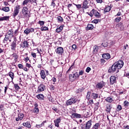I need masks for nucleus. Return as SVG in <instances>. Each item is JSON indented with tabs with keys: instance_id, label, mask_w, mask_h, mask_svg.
<instances>
[{
	"instance_id": "1",
	"label": "nucleus",
	"mask_w": 129,
	"mask_h": 129,
	"mask_svg": "<svg viewBox=\"0 0 129 129\" xmlns=\"http://www.w3.org/2000/svg\"><path fill=\"white\" fill-rule=\"evenodd\" d=\"M91 5H93V1L92 0H84L82 6L83 12L85 13L84 11L87 10Z\"/></svg>"
},
{
	"instance_id": "2",
	"label": "nucleus",
	"mask_w": 129,
	"mask_h": 129,
	"mask_svg": "<svg viewBox=\"0 0 129 129\" xmlns=\"http://www.w3.org/2000/svg\"><path fill=\"white\" fill-rule=\"evenodd\" d=\"M21 10V5H17L15 6L14 10L13 13H12V17L15 19L19 13H20V11Z\"/></svg>"
},
{
	"instance_id": "3",
	"label": "nucleus",
	"mask_w": 129,
	"mask_h": 129,
	"mask_svg": "<svg viewBox=\"0 0 129 129\" xmlns=\"http://www.w3.org/2000/svg\"><path fill=\"white\" fill-rule=\"evenodd\" d=\"M91 18L94 16L95 17H96V18H98L99 19L101 17V14H100L97 10H95V9H92V10L89 13H87Z\"/></svg>"
},
{
	"instance_id": "4",
	"label": "nucleus",
	"mask_w": 129,
	"mask_h": 129,
	"mask_svg": "<svg viewBox=\"0 0 129 129\" xmlns=\"http://www.w3.org/2000/svg\"><path fill=\"white\" fill-rule=\"evenodd\" d=\"M69 80L71 81V82H74L75 80L77 79V78H79V75H78V72H76L73 74H70L69 75Z\"/></svg>"
},
{
	"instance_id": "5",
	"label": "nucleus",
	"mask_w": 129,
	"mask_h": 129,
	"mask_svg": "<svg viewBox=\"0 0 129 129\" xmlns=\"http://www.w3.org/2000/svg\"><path fill=\"white\" fill-rule=\"evenodd\" d=\"M22 14L24 17H26V18H30L31 17V15H30V11H29V9L27 7H24L22 10Z\"/></svg>"
},
{
	"instance_id": "6",
	"label": "nucleus",
	"mask_w": 129,
	"mask_h": 129,
	"mask_svg": "<svg viewBox=\"0 0 129 129\" xmlns=\"http://www.w3.org/2000/svg\"><path fill=\"white\" fill-rule=\"evenodd\" d=\"M77 102V100L75 97H71L70 99L66 101V103L67 106L69 105H72V104H75Z\"/></svg>"
},
{
	"instance_id": "7",
	"label": "nucleus",
	"mask_w": 129,
	"mask_h": 129,
	"mask_svg": "<svg viewBox=\"0 0 129 129\" xmlns=\"http://www.w3.org/2000/svg\"><path fill=\"white\" fill-rule=\"evenodd\" d=\"M114 64L115 65L117 69L116 73H118V72H119V71L118 70L121 69V68H122V67H123V61L118 60V61L115 62Z\"/></svg>"
},
{
	"instance_id": "8",
	"label": "nucleus",
	"mask_w": 129,
	"mask_h": 129,
	"mask_svg": "<svg viewBox=\"0 0 129 129\" xmlns=\"http://www.w3.org/2000/svg\"><path fill=\"white\" fill-rule=\"evenodd\" d=\"M10 48L12 51H15L17 49V37H15L14 41L11 43Z\"/></svg>"
},
{
	"instance_id": "9",
	"label": "nucleus",
	"mask_w": 129,
	"mask_h": 129,
	"mask_svg": "<svg viewBox=\"0 0 129 129\" xmlns=\"http://www.w3.org/2000/svg\"><path fill=\"white\" fill-rule=\"evenodd\" d=\"M45 90H46V86L43 84H41L39 85V86L38 87L36 93H41V92H43V91H45Z\"/></svg>"
},
{
	"instance_id": "10",
	"label": "nucleus",
	"mask_w": 129,
	"mask_h": 129,
	"mask_svg": "<svg viewBox=\"0 0 129 129\" xmlns=\"http://www.w3.org/2000/svg\"><path fill=\"white\" fill-rule=\"evenodd\" d=\"M113 8V5L111 3H108L107 5L105 6L104 8V13H108L111 11V9Z\"/></svg>"
},
{
	"instance_id": "11",
	"label": "nucleus",
	"mask_w": 129,
	"mask_h": 129,
	"mask_svg": "<svg viewBox=\"0 0 129 129\" xmlns=\"http://www.w3.org/2000/svg\"><path fill=\"white\" fill-rule=\"evenodd\" d=\"M29 42L27 40H24L22 42L20 45V47L21 49H26V48H29Z\"/></svg>"
},
{
	"instance_id": "12",
	"label": "nucleus",
	"mask_w": 129,
	"mask_h": 129,
	"mask_svg": "<svg viewBox=\"0 0 129 129\" xmlns=\"http://www.w3.org/2000/svg\"><path fill=\"white\" fill-rule=\"evenodd\" d=\"M117 69V68L116 67L115 64L114 63L111 67L109 68V69L108 70V73H110L111 74H112V73H114L115 71H116Z\"/></svg>"
},
{
	"instance_id": "13",
	"label": "nucleus",
	"mask_w": 129,
	"mask_h": 129,
	"mask_svg": "<svg viewBox=\"0 0 129 129\" xmlns=\"http://www.w3.org/2000/svg\"><path fill=\"white\" fill-rule=\"evenodd\" d=\"M24 117H25V114L22 113H19L17 117H16L15 120L16 121H21L23 120Z\"/></svg>"
},
{
	"instance_id": "14",
	"label": "nucleus",
	"mask_w": 129,
	"mask_h": 129,
	"mask_svg": "<svg viewBox=\"0 0 129 129\" xmlns=\"http://www.w3.org/2000/svg\"><path fill=\"white\" fill-rule=\"evenodd\" d=\"M13 38H14V36L9 35V34H6L5 37L3 40V42L6 43V42H8V41H9V42H12V39H13Z\"/></svg>"
},
{
	"instance_id": "15",
	"label": "nucleus",
	"mask_w": 129,
	"mask_h": 129,
	"mask_svg": "<svg viewBox=\"0 0 129 129\" xmlns=\"http://www.w3.org/2000/svg\"><path fill=\"white\" fill-rule=\"evenodd\" d=\"M116 83V77L115 76H111L110 77V85H113V84Z\"/></svg>"
},
{
	"instance_id": "16",
	"label": "nucleus",
	"mask_w": 129,
	"mask_h": 129,
	"mask_svg": "<svg viewBox=\"0 0 129 129\" xmlns=\"http://www.w3.org/2000/svg\"><path fill=\"white\" fill-rule=\"evenodd\" d=\"M55 52L56 54H58V55H63V53H64V49L62 47H58L55 50Z\"/></svg>"
},
{
	"instance_id": "17",
	"label": "nucleus",
	"mask_w": 129,
	"mask_h": 129,
	"mask_svg": "<svg viewBox=\"0 0 129 129\" xmlns=\"http://www.w3.org/2000/svg\"><path fill=\"white\" fill-rule=\"evenodd\" d=\"M92 125V119H90L86 122L84 129H90L91 128Z\"/></svg>"
},
{
	"instance_id": "18",
	"label": "nucleus",
	"mask_w": 129,
	"mask_h": 129,
	"mask_svg": "<svg viewBox=\"0 0 129 129\" xmlns=\"http://www.w3.org/2000/svg\"><path fill=\"white\" fill-rule=\"evenodd\" d=\"M104 85H105V83H104L103 81H102L97 83V84L96 85V87L98 89H101L104 86Z\"/></svg>"
},
{
	"instance_id": "19",
	"label": "nucleus",
	"mask_w": 129,
	"mask_h": 129,
	"mask_svg": "<svg viewBox=\"0 0 129 129\" xmlns=\"http://www.w3.org/2000/svg\"><path fill=\"white\" fill-rule=\"evenodd\" d=\"M112 107L110 104H107L105 105V111L107 113H110V111H111V109Z\"/></svg>"
},
{
	"instance_id": "20",
	"label": "nucleus",
	"mask_w": 129,
	"mask_h": 129,
	"mask_svg": "<svg viewBox=\"0 0 129 129\" xmlns=\"http://www.w3.org/2000/svg\"><path fill=\"white\" fill-rule=\"evenodd\" d=\"M35 32V29L31 28L30 29L27 28L24 30V34L26 35H29L30 33H34Z\"/></svg>"
},
{
	"instance_id": "21",
	"label": "nucleus",
	"mask_w": 129,
	"mask_h": 129,
	"mask_svg": "<svg viewBox=\"0 0 129 129\" xmlns=\"http://www.w3.org/2000/svg\"><path fill=\"white\" fill-rule=\"evenodd\" d=\"M54 122L55 124V126H56V127H59L60 122H61V117H58V118L54 120Z\"/></svg>"
},
{
	"instance_id": "22",
	"label": "nucleus",
	"mask_w": 129,
	"mask_h": 129,
	"mask_svg": "<svg viewBox=\"0 0 129 129\" xmlns=\"http://www.w3.org/2000/svg\"><path fill=\"white\" fill-rule=\"evenodd\" d=\"M71 117L72 118H81V114L77 113H73L72 114Z\"/></svg>"
},
{
	"instance_id": "23",
	"label": "nucleus",
	"mask_w": 129,
	"mask_h": 129,
	"mask_svg": "<svg viewBox=\"0 0 129 129\" xmlns=\"http://www.w3.org/2000/svg\"><path fill=\"white\" fill-rule=\"evenodd\" d=\"M41 78L43 80L46 79V74L45 73V71L44 70H41L40 73Z\"/></svg>"
},
{
	"instance_id": "24",
	"label": "nucleus",
	"mask_w": 129,
	"mask_h": 129,
	"mask_svg": "<svg viewBox=\"0 0 129 129\" xmlns=\"http://www.w3.org/2000/svg\"><path fill=\"white\" fill-rule=\"evenodd\" d=\"M23 126L25 127H27L28 128H31L32 126L31 125V122L29 121H27L26 122L23 123Z\"/></svg>"
},
{
	"instance_id": "25",
	"label": "nucleus",
	"mask_w": 129,
	"mask_h": 129,
	"mask_svg": "<svg viewBox=\"0 0 129 129\" xmlns=\"http://www.w3.org/2000/svg\"><path fill=\"white\" fill-rule=\"evenodd\" d=\"M100 125H101V123L100 121L96 123L92 127V129H99L100 127Z\"/></svg>"
},
{
	"instance_id": "26",
	"label": "nucleus",
	"mask_w": 129,
	"mask_h": 129,
	"mask_svg": "<svg viewBox=\"0 0 129 129\" xmlns=\"http://www.w3.org/2000/svg\"><path fill=\"white\" fill-rule=\"evenodd\" d=\"M102 58L103 59H105L106 60H108L110 59V54L109 53H103L102 55Z\"/></svg>"
},
{
	"instance_id": "27",
	"label": "nucleus",
	"mask_w": 129,
	"mask_h": 129,
	"mask_svg": "<svg viewBox=\"0 0 129 129\" xmlns=\"http://www.w3.org/2000/svg\"><path fill=\"white\" fill-rule=\"evenodd\" d=\"M36 97L39 99V100H44V99H45V96L42 94L37 95Z\"/></svg>"
},
{
	"instance_id": "28",
	"label": "nucleus",
	"mask_w": 129,
	"mask_h": 129,
	"mask_svg": "<svg viewBox=\"0 0 129 129\" xmlns=\"http://www.w3.org/2000/svg\"><path fill=\"white\" fill-rule=\"evenodd\" d=\"M9 20H10V17L9 16L0 17V22L9 21Z\"/></svg>"
},
{
	"instance_id": "29",
	"label": "nucleus",
	"mask_w": 129,
	"mask_h": 129,
	"mask_svg": "<svg viewBox=\"0 0 129 129\" xmlns=\"http://www.w3.org/2000/svg\"><path fill=\"white\" fill-rule=\"evenodd\" d=\"M91 98H92V99H97V98H98V94L95 93H92Z\"/></svg>"
},
{
	"instance_id": "30",
	"label": "nucleus",
	"mask_w": 129,
	"mask_h": 129,
	"mask_svg": "<svg viewBox=\"0 0 129 129\" xmlns=\"http://www.w3.org/2000/svg\"><path fill=\"white\" fill-rule=\"evenodd\" d=\"M6 35H9L14 37V29H11L8 30L6 33Z\"/></svg>"
},
{
	"instance_id": "31",
	"label": "nucleus",
	"mask_w": 129,
	"mask_h": 129,
	"mask_svg": "<svg viewBox=\"0 0 129 129\" xmlns=\"http://www.w3.org/2000/svg\"><path fill=\"white\" fill-rule=\"evenodd\" d=\"M85 90V88L82 87L80 88H79L76 91V93H81L82 92H83Z\"/></svg>"
},
{
	"instance_id": "32",
	"label": "nucleus",
	"mask_w": 129,
	"mask_h": 129,
	"mask_svg": "<svg viewBox=\"0 0 129 129\" xmlns=\"http://www.w3.org/2000/svg\"><path fill=\"white\" fill-rule=\"evenodd\" d=\"M12 56L14 58V60H15V63H17V62L18 61V59H19V55H18V54H17V53H14L12 54Z\"/></svg>"
},
{
	"instance_id": "33",
	"label": "nucleus",
	"mask_w": 129,
	"mask_h": 129,
	"mask_svg": "<svg viewBox=\"0 0 129 129\" xmlns=\"http://www.w3.org/2000/svg\"><path fill=\"white\" fill-rule=\"evenodd\" d=\"M105 100L107 102L109 103H111L113 101H114L113 99L111 97H108L105 99Z\"/></svg>"
},
{
	"instance_id": "34",
	"label": "nucleus",
	"mask_w": 129,
	"mask_h": 129,
	"mask_svg": "<svg viewBox=\"0 0 129 129\" xmlns=\"http://www.w3.org/2000/svg\"><path fill=\"white\" fill-rule=\"evenodd\" d=\"M56 20H57L58 23H63L64 22V20L63 19V18H62V17L58 16Z\"/></svg>"
},
{
	"instance_id": "35",
	"label": "nucleus",
	"mask_w": 129,
	"mask_h": 129,
	"mask_svg": "<svg viewBox=\"0 0 129 129\" xmlns=\"http://www.w3.org/2000/svg\"><path fill=\"white\" fill-rule=\"evenodd\" d=\"M2 11H3L4 12H5L6 13H8L10 11V7H3L2 9Z\"/></svg>"
},
{
	"instance_id": "36",
	"label": "nucleus",
	"mask_w": 129,
	"mask_h": 129,
	"mask_svg": "<svg viewBox=\"0 0 129 129\" xmlns=\"http://www.w3.org/2000/svg\"><path fill=\"white\" fill-rule=\"evenodd\" d=\"M9 76L11 78L12 80H14V78H15V74L12 72H10L8 73Z\"/></svg>"
},
{
	"instance_id": "37",
	"label": "nucleus",
	"mask_w": 129,
	"mask_h": 129,
	"mask_svg": "<svg viewBox=\"0 0 129 129\" xmlns=\"http://www.w3.org/2000/svg\"><path fill=\"white\" fill-rule=\"evenodd\" d=\"M83 112H85V113L84 115V117L87 118V117H90V116H91V115H90V113H89V112H85V111H83Z\"/></svg>"
},
{
	"instance_id": "38",
	"label": "nucleus",
	"mask_w": 129,
	"mask_h": 129,
	"mask_svg": "<svg viewBox=\"0 0 129 129\" xmlns=\"http://www.w3.org/2000/svg\"><path fill=\"white\" fill-rule=\"evenodd\" d=\"M94 26L93 25L88 24L87 27V30H93Z\"/></svg>"
},
{
	"instance_id": "39",
	"label": "nucleus",
	"mask_w": 129,
	"mask_h": 129,
	"mask_svg": "<svg viewBox=\"0 0 129 129\" xmlns=\"http://www.w3.org/2000/svg\"><path fill=\"white\" fill-rule=\"evenodd\" d=\"M40 30L42 32H43V31H49V28L46 26H42Z\"/></svg>"
},
{
	"instance_id": "40",
	"label": "nucleus",
	"mask_w": 129,
	"mask_h": 129,
	"mask_svg": "<svg viewBox=\"0 0 129 129\" xmlns=\"http://www.w3.org/2000/svg\"><path fill=\"white\" fill-rule=\"evenodd\" d=\"M29 3H32V1L31 0H24L22 3L23 6H26V5H28Z\"/></svg>"
},
{
	"instance_id": "41",
	"label": "nucleus",
	"mask_w": 129,
	"mask_h": 129,
	"mask_svg": "<svg viewBox=\"0 0 129 129\" xmlns=\"http://www.w3.org/2000/svg\"><path fill=\"white\" fill-rule=\"evenodd\" d=\"M90 95H91V92L88 91L86 95V99H88V100H90Z\"/></svg>"
},
{
	"instance_id": "42",
	"label": "nucleus",
	"mask_w": 129,
	"mask_h": 129,
	"mask_svg": "<svg viewBox=\"0 0 129 129\" xmlns=\"http://www.w3.org/2000/svg\"><path fill=\"white\" fill-rule=\"evenodd\" d=\"M19 29H17L16 30H15L14 32L13 31V36L15 38V37H17V36H18V35H19Z\"/></svg>"
},
{
	"instance_id": "43",
	"label": "nucleus",
	"mask_w": 129,
	"mask_h": 129,
	"mask_svg": "<svg viewBox=\"0 0 129 129\" xmlns=\"http://www.w3.org/2000/svg\"><path fill=\"white\" fill-rule=\"evenodd\" d=\"M123 106L124 107H127V106H128L129 105V102L127 101V100H125L124 102H123Z\"/></svg>"
},
{
	"instance_id": "44",
	"label": "nucleus",
	"mask_w": 129,
	"mask_h": 129,
	"mask_svg": "<svg viewBox=\"0 0 129 129\" xmlns=\"http://www.w3.org/2000/svg\"><path fill=\"white\" fill-rule=\"evenodd\" d=\"M122 109V107L121 105H118L116 107V110L117 111H120Z\"/></svg>"
},
{
	"instance_id": "45",
	"label": "nucleus",
	"mask_w": 129,
	"mask_h": 129,
	"mask_svg": "<svg viewBox=\"0 0 129 129\" xmlns=\"http://www.w3.org/2000/svg\"><path fill=\"white\" fill-rule=\"evenodd\" d=\"M39 109H35V108H34L32 110V112H33V113H36V114H38V113H39Z\"/></svg>"
},
{
	"instance_id": "46",
	"label": "nucleus",
	"mask_w": 129,
	"mask_h": 129,
	"mask_svg": "<svg viewBox=\"0 0 129 129\" xmlns=\"http://www.w3.org/2000/svg\"><path fill=\"white\" fill-rule=\"evenodd\" d=\"M38 24L39 25H40V26L43 27V26H44V25H45V22H44L43 21H39L38 22Z\"/></svg>"
},
{
	"instance_id": "47",
	"label": "nucleus",
	"mask_w": 129,
	"mask_h": 129,
	"mask_svg": "<svg viewBox=\"0 0 129 129\" xmlns=\"http://www.w3.org/2000/svg\"><path fill=\"white\" fill-rule=\"evenodd\" d=\"M115 21L116 22V23H119L121 21V17H117L115 19Z\"/></svg>"
},
{
	"instance_id": "48",
	"label": "nucleus",
	"mask_w": 129,
	"mask_h": 129,
	"mask_svg": "<svg viewBox=\"0 0 129 129\" xmlns=\"http://www.w3.org/2000/svg\"><path fill=\"white\" fill-rule=\"evenodd\" d=\"M31 55L33 57V58H37V54L34 52H31Z\"/></svg>"
},
{
	"instance_id": "49",
	"label": "nucleus",
	"mask_w": 129,
	"mask_h": 129,
	"mask_svg": "<svg viewBox=\"0 0 129 129\" xmlns=\"http://www.w3.org/2000/svg\"><path fill=\"white\" fill-rule=\"evenodd\" d=\"M100 22V20L99 19H94L92 21V23H93L94 24H98V23H99Z\"/></svg>"
},
{
	"instance_id": "50",
	"label": "nucleus",
	"mask_w": 129,
	"mask_h": 129,
	"mask_svg": "<svg viewBox=\"0 0 129 129\" xmlns=\"http://www.w3.org/2000/svg\"><path fill=\"white\" fill-rule=\"evenodd\" d=\"M117 26L118 27V28H122V27H123V24L122 23V22H119V23L117 24Z\"/></svg>"
},
{
	"instance_id": "51",
	"label": "nucleus",
	"mask_w": 129,
	"mask_h": 129,
	"mask_svg": "<svg viewBox=\"0 0 129 129\" xmlns=\"http://www.w3.org/2000/svg\"><path fill=\"white\" fill-rule=\"evenodd\" d=\"M49 88L51 91H54V90H55V86L53 85H50Z\"/></svg>"
},
{
	"instance_id": "52",
	"label": "nucleus",
	"mask_w": 129,
	"mask_h": 129,
	"mask_svg": "<svg viewBox=\"0 0 129 129\" xmlns=\"http://www.w3.org/2000/svg\"><path fill=\"white\" fill-rule=\"evenodd\" d=\"M4 107H5V105L3 104H0V111H3V110H4Z\"/></svg>"
},
{
	"instance_id": "53",
	"label": "nucleus",
	"mask_w": 129,
	"mask_h": 129,
	"mask_svg": "<svg viewBox=\"0 0 129 129\" xmlns=\"http://www.w3.org/2000/svg\"><path fill=\"white\" fill-rule=\"evenodd\" d=\"M75 6H76L77 9H78V10H79V9L82 8V6L80 4H78V5L75 4Z\"/></svg>"
},
{
	"instance_id": "54",
	"label": "nucleus",
	"mask_w": 129,
	"mask_h": 129,
	"mask_svg": "<svg viewBox=\"0 0 129 129\" xmlns=\"http://www.w3.org/2000/svg\"><path fill=\"white\" fill-rule=\"evenodd\" d=\"M14 87L16 90H19V89H20V86L18 84H15Z\"/></svg>"
},
{
	"instance_id": "55",
	"label": "nucleus",
	"mask_w": 129,
	"mask_h": 129,
	"mask_svg": "<svg viewBox=\"0 0 129 129\" xmlns=\"http://www.w3.org/2000/svg\"><path fill=\"white\" fill-rule=\"evenodd\" d=\"M18 67L19 69H24V66L21 63L18 64Z\"/></svg>"
},
{
	"instance_id": "56",
	"label": "nucleus",
	"mask_w": 129,
	"mask_h": 129,
	"mask_svg": "<svg viewBox=\"0 0 129 129\" xmlns=\"http://www.w3.org/2000/svg\"><path fill=\"white\" fill-rule=\"evenodd\" d=\"M90 71H91V68H90V67H87L86 70V72H87V73H89Z\"/></svg>"
},
{
	"instance_id": "57",
	"label": "nucleus",
	"mask_w": 129,
	"mask_h": 129,
	"mask_svg": "<svg viewBox=\"0 0 129 129\" xmlns=\"http://www.w3.org/2000/svg\"><path fill=\"white\" fill-rule=\"evenodd\" d=\"M43 123H42L40 124H36L35 127H37V128L42 127V126H43Z\"/></svg>"
},
{
	"instance_id": "58",
	"label": "nucleus",
	"mask_w": 129,
	"mask_h": 129,
	"mask_svg": "<svg viewBox=\"0 0 129 129\" xmlns=\"http://www.w3.org/2000/svg\"><path fill=\"white\" fill-rule=\"evenodd\" d=\"M73 69V67L71 66L69 69V70L67 71V73H69V72H70V71H71V70H72Z\"/></svg>"
},
{
	"instance_id": "59",
	"label": "nucleus",
	"mask_w": 129,
	"mask_h": 129,
	"mask_svg": "<svg viewBox=\"0 0 129 129\" xmlns=\"http://www.w3.org/2000/svg\"><path fill=\"white\" fill-rule=\"evenodd\" d=\"M84 74V71H81L79 72V73L78 74L79 77L80 76V75H83Z\"/></svg>"
},
{
	"instance_id": "60",
	"label": "nucleus",
	"mask_w": 129,
	"mask_h": 129,
	"mask_svg": "<svg viewBox=\"0 0 129 129\" xmlns=\"http://www.w3.org/2000/svg\"><path fill=\"white\" fill-rule=\"evenodd\" d=\"M51 6L53 7V8H55V7H56V4H55V2L52 1L51 2Z\"/></svg>"
},
{
	"instance_id": "61",
	"label": "nucleus",
	"mask_w": 129,
	"mask_h": 129,
	"mask_svg": "<svg viewBox=\"0 0 129 129\" xmlns=\"http://www.w3.org/2000/svg\"><path fill=\"white\" fill-rule=\"evenodd\" d=\"M122 14L121 12H120V11H119L117 14L115 16V17H119L120 16H121Z\"/></svg>"
},
{
	"instance_id": "62",
	"label": "nucleus",
	"mask_w": 129,
	"mask_h": 129,
	"mask_svg": "<svg viewBox=\"0 0 129 129\" xmlns=\"http://www.w3.org/2000/svg\"><path fill=\"white\" fill-rule=\"evenodd\" d=\"M39 106V105H38L37 103H35L34 104V109H39V108L38 107Z\"/></svg>"
},
{
	"instance_id": "63",
	"label": "nucleus",
	"mask_w": 129,
	"mask_h": 129,
	"mask_svg": "<svg viewBox=\"0 0 129 129\" xmlns=\"http://www.w3.org/2000/svg\"><path fill=\"white\" fill-rule=\"evenodd\" d=\"M51 80L52 81V82H53L54 83H55V82H56L57 79H56V78L55 77H53Z\"/></svg>"
},
{
	"instance_id": "64",
	"label": "nucleus",
	"mask_w": 129,
	"mask_h": 129,
	"mask_svg": "<svg viewBox=\"0 0 129 129\" xmlns=\"http://www.w3.org/2000/svg\"><path fill=\"white\" fill-rule=\"evenodd\" d=\"M123 128L124 129H129V125H124L123 126Z\"/></svg>"
}]
</instances>
